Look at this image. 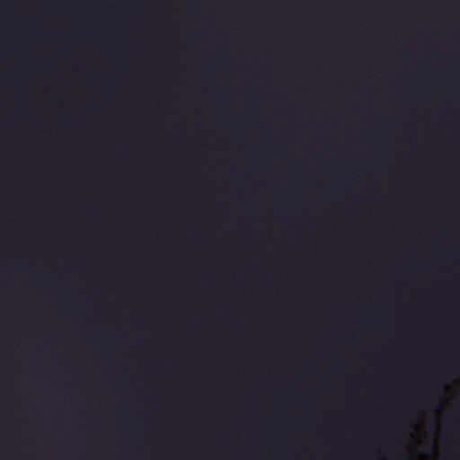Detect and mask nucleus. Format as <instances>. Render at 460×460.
<instances>
[{"label":"nucleus","mask_w":460,"mask_h":460,"mask_svg":"<svg viewBox=\"0 0 460 460\" xmlns=\"http://www.w3.org/2000/svg\"><path fill=\"white\" fill-rule=\"evenodd\" d=\"M119 29V22H117V30ZM119 93V83L117 82V94ZM117 152L119 151V144L116 146Z\"/></svg>","instance_id":"obj_1"},{"label":"nucleus","mask_w":460,"mask_h":460,"mask_svg":"<svg viewBox=\"0 0 460 460\" xmlns=\"http://www.w3.org/2000/svg\"><path fill=\"white\" fill-rule=\"evenodd\" d=\"M116 409H117V410L119 409V406H118V405L116 406Z\"/></svg>","instance_id":"obj_2"},{"label":"nucleus","mask_w":460,"mask_h":460,"mask_svg":"<svg viewBox=\"0 0 460 460\" xmlns=\"http://www.w3.org/2000/svg\"><path fill=\"white\" fill-rule=\"evenodd\" d=\"M116 443H117V444L119 443V440H118V439L116 440Z\"/></svg>","instance_id":"obj_3"}]
</instances>
